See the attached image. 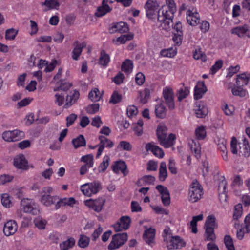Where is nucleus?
<instances>
[{
	"mask_svg": "<svg viewBox=\"0 0 250 250\" xmlns=\"http://www.w3.org/2000/svg\"><path fill=\"white\" fill-rule=\"evenodd\" d=\"M175 139L176 135L173 133H170L168 136L167 135L159 141L162 146L166 148H169L174 145L173 142Z\"/></svg>",
	"mask_w": 250,
	"mask_h": 250,
	"instance_id": "nucleus-24",
	"label": "nucleus"
},
{
	"mask_svg": "<svg viewBox=\"0 0 250 250\" xmlns=\"http://www.w3.org/2000/svg\"><path fill=\"white\" fill-rule=\"evenodd\" d=\"M121 100L122 95L120 94L118 92L115 91L112 94L109 100V103L116 104L120 102Z\"/></svg>",
	"mask_w": 250,
	"mask_h": 250,
	"instance_id": "nucleus-51",
	"label": "nucleus"
},
{
	"mask_svg": "<svg viewBox=\"0 0 250 250\" xmlns=\"http://www.w3.org/2000/svg\"><path fill=\"white\" fill-rule=\"evenodd\" d=\"M183 34L173 33L172 39L177 45H180L182 43Z\"/></svg>",
	"mask_w": 250,
	"mask_h": 250,
	"instance_id": "nucleus-63",
	"label": "nucleus"
},
{
	"mask_svg": "<svg viewBox=\"0 0 250 250\" xmlns=\"http://www.w3.org/2000/svg\"><path fill=\"white\" fill-rule=\"evenodd\" d=\"M112 168L113 171L116 173H118L121 171L124 175H126L128 173L126 170L127 166L124 161L116 162L114 165L112 166Z\"/></svg>",
	"mask_w": 250,
	"mask_h": 250,
	"instance_id": "nucleus-23",
	"label": "nucleus"
},
{
	"mask_svg": "<svg viewBox=\"0 0 250 250\" xmlns=\"http://www.w3.org/2000/svg\"><path fill=\"white\" fill-rule=\"evenodd\" d=\"M195 134L198 140L204 139L206 135V131L204 126L197 127L195 131Z\"/></svg>",
	"mask_w": 250,
	"mask_h": 250,
	"instance_id": "nucleus-46",
	"label": "nucleus"
},
{
	"mask_svg": "<svg viewBox=\"0 0 250 250\" xmlns=\"http://www.w3.org/2000/svg\"><path fill=\"white\" fill-rule=\"evenodd\" d=\"M250 80V74L245 72L237 75L236 84L238 86H244L248 84Z\"/></svg>",
	"mask_w": 250,
	"mask_h": 250,
	"instance_id": "nucleus-27",
	"label": "nucleus"
},
{
	"mask_svg": "<svg viewBox=\"0 0 250 250\" xmlns=\"http://www.w3.org/2000/svg\"><path fill=\"white\" fill-rule=\"evenodd\" d=\"M13 179L12 176L9 175L4 174L0 176V184H4L7 182H11Z\"/></svg>",
	"mask_w": 250,
	"mask_h": 250,
	"instance_id": "nucleus-61",
	"label": "nucleus"
},
{
	"mask_svg": "<svg viewBox=\"0 0 250 250\" xmlns=\"http://www.w3.org/2000/svg\"><path fill=\"white\" fill-rule=\"evenodd\" d=\"M107 0H103L102 5L97 7L95 15L97 17H101L109 12L111 9L107 4Z\"/></svg>",
	"mask_w": 250,
	"mask_h": 250,
	"instance_id": "nucleus-21",
	"label": "nucleus"
},
{
	"mask_svg": "<svg viewBox=\"0 0 250 250\" xmlns=\"http://www.w3.org/2000/svg\"><path fill=\"white\" fill-rule=\"evenodd\" d=\"M189 94V89L188 87L180 88L177 91L176 96L178 101L180 102L183 99L186 98Z\"/></svg>",
	"mask_w": 250,
	"mask_h": 250,
	"instance_id": "nucleus-36",
	"label": "nucleus"
},
{
	"mask_svg": "<svg viewBox=\"0 0 250 250\" xmlns=\"http://www.w3.org/2000/svg\"><path fill=\"white\" fill-rule=\"evenodd\" d=\"M156 188L162 195V201L165 206H168L170 203V198L169 192L167 188L161 185H157Z\"/></svg>",
	"mask_w": 250,
	"mask_h": 250,
	"instance_id": "nucleus-15",
	"label": "nucleus"
},
{
	"mask_svg": "<svg viewBox=\"0 0 250 250\" xmlns=\"http://www.w3.org/2000/svg\"><path fill=\"white\" fill-rule=\"evenodd\" d=\"M218 180V192L226 190L227 183L224 176H220Z\"/></svg>",
	"mask_w": 250,
	"mask_h": 250,
	"instance_id": "nucleus-49",
	"label": "nucleus"
},
{
	"mask_svg": "<svg viewBox=\"0 0 250 250\" xmlns=\"http://www.w3.org/2000/svg\"><path fill=\"white\" fill-rule=\"evenodd\" d=\"M25 136L23 131L15 129L12 131H4L2 134V138L6 142H12L18 141Z\"/></svg>",
	"mask_w": 250,
	"mask_h": 250,
	"instance_id": "nucleus-7",
	"label": "nucleus"
},
{
	"mask_svg": "<svg viewBox=\"0 0 250 250\" xmlns=\"http://www.w3.org/2000/svg\"><path fill=\"white\" fill-rule=\"evenodd\" d=\"M89 98L93 101H98L101 98V95L100 94L99 89L97 88H95L93 90L89 93Z\"/></svg>",
	"mask_w": 250,
	"mask_h": 250,
	"instance_id": "nucleus-43",
	"label": "nucleus"
},
{
	"mask_svg": "<svg viewBox=\"0 0 250 250\" xmlns=\"http://www.w3.org/2000/svg\"><path fill=\"white\" fill-rule=\"evenodd\" d=\"M237 140L235 137H233L231 139L230 146L231 151L234 154H237L238 150L237 148Z\"/></svg>",
	"mask_w": 250,
	"mask_h": 250,
	"instance_id": "nucleus-60",
	"label": "nucleus"
},
{
	"mask_svg": "<svg viewBox=\"0 0 250 250\" xmlns=\"http://www.w3.org/2000/svg\"><path fill=\"white\" fill-rule=\"evenodd\" d=\"M144 185L154 184L155 181V177L152 175H145L142 177Z\"/></svg>",
	"mask_w": 250,
	"mask_h": 250,
	"instance_id": "nucleus-55",
	"label": "nucleus"
},
{
	"mask_svg": "<svg viewBox=\"0 0 250 250\" xmlns=\"http://www.w3.org/2000/svg\"><path fill=\"white\" fill-rule=\"evenodd\" d=\"M18 31L14 28L7 29L5 32V39L6 40H14L17 35Z\"/></svg>",
	"mask_w": 250,
	"mask_h": 250,
	"instance_id": "nucleus-50",
	"label": "nucleus"
},
{
	"mask_svg": "<svg viewBox=\"0 0 250 250\" xmlns=\"http://www.w3.org/2000/svg\"><path fill=\"white\" fill-rule=\"evenodd\" d=\"M110 157L108 155H105L103 159L102 162L98 167V171L99 172H104L107 169L109 166Z\"/></svg>",
	"mask_w": 250,
	"mask_h": 250,
	"instance_id": "nucleus-41",
	"label": "nucleus"
},
{
	"mask_svg": "<svg viewBox=\"0 0 250 250\" xmlns=\"http://www.w3.org/2000/svg\"><path fill=\"white\" fill-rule=\"evenodd\" d=\"M167 128L164 125H160L157 128V135L158 140L165 137L167 135Z\"/></svg>",
	"mask_w": 250,
	"mask_h": 250,
	"instance_id": "nucleus-37",
	"label": "nucleus"
},
{
	"mask_svg": "<svg viewBox=\"0 0 250 250\" xmlns=\"http://www.w3.org/2000/svg\"><path fill=\"white\" fill-rule=\"evenodd\" d=\"M128 236L126 232L118 233L112 236V241L108 246L109 250L119 248L127 240Z\"/></svg>",
	"mask_w": 250,
	"mask_h": 250,
	"instance_id": "nucleus-5",
	"label": "nucleus"
},
{
	"mask_svg": "<svg viewBox=\"0 0 250 250\" xmlns=\"http://www.w3.org/2000/svg\"><path fill=\"white\" fill-rule=\"evenodd\" d=\"M41 5L45 6L44 11H46L50 9H58L60 4L57 0H45L41 3Z\"/></svg>",
	"mask_w": 250,
	"mask_h": 250,
	"instance_id": "nucleus-30",
	"label": "nucleus"
},
{
	"mask_svg": "<svg viewBox=\"0 0 250 250\" xmlns=\"http://www.w3.org/2000/svg\"><path fill=\"white\" fill-rule=\"evenodd\" d=\"M163 95L165 100L166 104L167 105L169 109H174V92L173 90L170 88L165 87L163 89Z\"/></svg>",
	"mask_w": 250,
	"mask_h": 250,
	"instance_id": "nucleus-13",
	"label": "nucleus"
},
{
	"mask_svg": "<svg viewBox=\"0 0 250 250\" xmlns=\"http://www.w3.org/2000/svg\"><path fill=\"white\" fill-rule=\"evenodd\" d=\"M217 146L219 149L223 153L222 157L224 160L227 159V150L226 148V141L224 139H219L217 141Z\"/></svg>",
	"mask_w": 250,
	"mask_h": 250,
	"instance_id": "nucleus-34",
	"label": "nucleus"
},
{
	"mask_svg": "<svg viewBox=\"0 0 250 250\" xmlns=\"http://www.w3.org/2000/svg\"><path fill=\"white\" fill-rule=\"evenodd\" d=\"M99 139L100 141L98 145V149L96 155V158H98L102 154L104 147L106 146L107 147L111 148L113 147L114 143L112 141L107 139L104 136H100Z\"/></svg>",
	"mask_w": 250,
	"mask_h": 250,
	"instance_id": "nucleus-14",
	"label": "nucleus"
},
{
	"mask_svg": "<svg viewBox=\"0 0 250 250\" xmlns=\"http://www.w3.org/2000/svg\"><path fill=\"white\" fill-rule=\"evenodd\" d=\"M243 86H238L236 87L232 88V93L234 96H239L240 97H244L246 95V91L242 88Z\"/></svg>",
	"mask_w": 250,
	"mask_h": 250,
	"instance_id": "nucleus-45",
	"label": "nucleus"
},
{
	"mask_svg": "<svg viewBox=\"0 0 250 250\" xmlns=\"http://www.w3.org/2000/svg\"><path fill=\"white\" fill-rule=\"evenodd\" d=\"M207 91V87L206 86L204 82L201 83L199 82L194 88V97L196 100L201 98L204 93Z\"/></svg>",
	"mask_w": 250,
	"mask_h": 250,
	"instance_id": "nucleus-20",
	"label": "nucleus"
},
{
	"mask_svg": "<svg viewBox=\"0 0 250 250\" xmlns=\"http://www.w3.org/2000/svg\"><path fill=\"white\" fill-rule=\"evenodd\" d=\"M159 170V179L161 181H164L167 176V165L165 162L161 163Z\"/></svg>",
	"mask_w": 250,
	"mask_h": 250,
	"instance_id": "nucleus-35",
	"label": "nucleus"
},
{
	"mask_svg": "<svg viewBox=\"0 0 250 250\" xmlns=\"http://www.w3.org/2000/svg\"><path fill=\"white\" fill-rule=\"evenodd\" d=\"M146 151H151L153 154L158 157L162 158L164 155V152L161 148L156 146L153 145L151 143H148L146 146Z\"/></svg>",
	"mask_w": 250,
	"mask_h": 250,
	"instance_id": "nucleus-28",
	"label": "nucleus"
},
{
	"mask_svg": "<svg viewBox=\"0 0 250 250\" xmlns=\"http://www.w3.org/2000/svg\"><path fill=\"white\" fill-rule=\"evenodd\" d=\"M1 203L2 205L6 208H9L11 206V202L10 200V197L7 194H3L1 195Z\"/></svg>",
	"mask_w": 250,
	"mask_h": 250,
	"instance_id": "nucleus-54",
	"label": "nucleus"
},
{
	"mask_svg": "<svg viewBox=\"0 0 250 250\" xmlns=\"http://www.w3.org/2000/svg\"><path fill=\"white\" fill-rule=\"evenodd\" d=\"M129 30L127 23L124 22H120L115 24L109 28V32L113 34L116 32L120 33H126Z\"/></svg>",
	"mask_w": 250,
	"mask_h": 250,
	"instance_id": "nucleus-19",
	"label": "nucleus"
},
{
	"mask_svg": "<svg viewBox=\"0 0 250 250\" xmlns=\"http://www.w3.org/2000/svg\"><path fill=\"white\" fill-rule=\"evenodd\" d=\"M122 148L124 150L131 151L132 149V146L127 141H122L120 142L118 147Z\"/></svg>",
	"mask_w": 250,
	"mask_h": 250,
	"instance_id": "nucleus-57",
	"label": "nucleus"
},
{
	"mask_svg": "<svg viewBox=\"0 0 250 250\" xmlns=\"http://www.w3.org/2000/svg\"><path fill=\"white\" fill-rule=\"evenodd\" d=\"M155 231V229L150 228L146 230L143 234V238L145 242L151 246L154 243Z\"/></svg>",
	"mask_w": 250,
	"mask_h": 250,
	"instance_id": "nucleus-25",
	"label": "nucleus"
},
{
	"mask_svg": "<svg viewBox=\"0 0 250 250\" xmlns=\"http://www.w3.org/2000/svg\"><path fill=\"white\" fill-rule=\"evenodd\" d=\"M133 67V64L132 62L129 59H127L122 65V70L128 74L132 71Z\"/></svg>",
	"mask_w": 250,
	"mask_h": 250,
	"instance_id": "nucleus-38",
	"label": "nucleus"
},
{
	"mask_svg": "<svg viewBox=\"0 0 250 250\" xmlns=\"http://www.w3.org/2000/svg\"><path fill=\"white\" fill-rule=\"evenodd\" d=\"M133 37L134 35L133 34L129 33L122 35L120 37L117 38L115 41L113 40V41L115 42V44L116 45H119L120 44H124L127 41H130L132 40Z\"/></svg>",
	"mask_w": 250,
	"mask_h": 250,
	"instance_id": "nucleus-33",
	"label": "nucleus"
},
{
	"mask_svg": "<svg viewBox=\"0 0 250 250\" xmlns=\"http://www.w3.org/2000/svg\"><path fill=\"white\" fill-rule=\"evenodd\" d=\"M224 243L228 250H235L233 239L230 235L225 236Z\"/></svg>",
	"mask_w": 250,
	"mask_h": 250,
	"instance_id": "nucleus-44",
	"label": "nucleus"
},
{
	"mask_svg": "<svg viewBox=\"0 0 250 250\" xmlns=\"http://www.w3.org/2000/svg\"><path fill=\"white\" fill-rule=\"evenodd\" d=\"M189 201L195 203L200 200L203 195V189L196 179L193 180L189 190Z\"/></svg>",
	"mask_w": 250,
	"mask_h": 250,
	"instance_id": "nucleus-3",
	"label": "nucleus"
},
{
	"mask_svg": "<svg viewBox=\"0 0 250 250\" xmlns=\"http://www.w3.org/2000/svg\"><path fill=\"white\" fill-rule=\"evenodd\" d=\"M187 20L189 24L195 26L200 23V19L199 13L189 10L187 12Z\"/></svg>",
	"mask_w": 250,
	"mask_h": 250,
	"instance_id": "nucleus-18",
	"label": "nucleus"
},
{
	"mask_svg": "<svg viewBox=\"0 0 250 250\" xmlns=\"http://www.w3.org/2000/svg\"><path fill=\"white\" fill-rule=\"evenodd\" d=\"M159 5L156 0H148L146 3L145 9L146 10V16L149 19L154 18V16L157 13L158 17Z\"/></svg>",
	"mask_w": 250,
	"mask_h": 250,
	"instance_id": "nucleus-8",
	"label": "nucleus"
},
{
	"mask_svg": "<svg viewBox=\"0 0 250 250\" xmlns=\"http://www.w3.org/2000/svg\"><path fill=\"white\" fill-rule=\"evenodd\" d=\"M77 118V115L74 113L71 114L69 116H68L66 118V126L69 127L71 125L74 123Z\"/></svg>",
	"mask_w": 250,
	"mask_h": 250,
	"instance_id": "nucleus-64",
	"label": "nucleus"
},
{
	"mask_svg": "<svg viewBox=\"0 0 250 250\" xmlns=\"http://www.w3.org/2000/svg\"><path fill=\"white\" fill-rule=\"evenodd\" d=\"M13 165L18 169L25 170L29 168L28 161L22 154H20L15 157Z\"/></svg>",
	"mask_w": 250,
	"mask_h": 250,
	"instance_id": "nucleus-12",
	"label": "nucleus"
},
{
	"mask_svg": "<svg viewBox=\"0 0 250 250\" xmlns=\"http://www.w3.org/2000/svg\"><path fill=\"white\" fill-rule=\"evenodd\" d=\"M215 220V217L213 215H209L207 217L204 225L205 241H214L215 240L216 236L214 231L216 226Z\"/></svg>",
	"mask_w": 250,
	"mask_h": 250,
	"instance_id": "nucleus-2",
	"label": "nucleus"
},
{
	"mask_svg": "<svg viewBox=\"0 0 250 250\" xmlns=\"http://www.w3.org/2000/svg\"><path fill=\"white\" fill-rule=\"evenodd\" d=\"M166 2L168 6L160 9L158 11V21L164 24L163 28L167 30L170 28V24L172 22L176 7L173 0H166Z\"/></svg>",
	"mask_w": 250,
	"mask_h": 250,
	"instance_id": "nucleus-1",
	"label": "nucleus"
},
{
	"mask_svg": "<svg viewBox=\"0 0 250 250\" xmlns=\"http://www.w3.org/2000/svg\"><path fill=\"white\" fill-rule=\"evenodd\" d=\"M52 191L53 188L50 187H45L43 188L41 192L42 196L41 202L43 205L46 207L50 206L58 200V197L57 196L50 195Z\"/></svg>",
	"mask_w": 250,
	"mask_h": 250,
	"instance_id": "nucleus-4",
	"label": "nucleus"
},
{
	"mask_svg": "<svg viewBox=\"0 0 250 250\" xmlns=\"http://www.w3.org/2000/svg\"><path fill=\"white\" fill-rule=\"evenodd\" d=\"M21 205L23 207L22 209L25 213H31L33 215H37L39 213V211L33 201L24 199L21 201Z\"/></svg>",
	"mask_w": 250,
	"mask_h": 250,
	"instance_id": "nucleus-9",
	"label": "nucleus"
},
{
	"mask_svg": "<svg viewBox=\"0 0 250 250\" xmlns=\"http://www.w3.org/2000/svg\"><path fill=\"white\" fill-rule=\"evenodd\" d=\"M101 188L100 182L94 181L90 183H86L81 187V191L87 196H91L93 194H96Z\"/></svg>",
	"mask_w": 250,
	"mask_h": 250,
	"instance_id": "nucleus-6",
	"label": "nucleus"
},
{
	"mask_svg": "<svg viewBox=\"0 0 250 250\" xmlns=\"http://www.w3.org/2000/svg\"><path fill=\"white\" fill-rule=\"evenodd\" d=\"M89 243V238L84 235H81L78 241L79 246L83 248L87 247Z\"/></svg>",
	"mask_w": 250,
	"mask_h": 250,
	"instance_id": "nucleus-48",
	"label": "nucleus"
},
{
	"mask_svg": "<svg viewBox=\"0 0 250 250\" xmlns=\"http://www.w3.org/2000/svg\"><path fill=\"white\" fill-rule=\"evenodd\" d=\"M193 58L196 60L201 59L204 62L207 60L206 55L202 52L200 49L195 50L193 54Z\"/></svg>",
	"mask_w": 250,
	"mask_h": 250,
	"instance_id": "nucleus-52",
	"label": "nucleus"
},
{
	"mask_svg": "<svg viewBox=\"0 0 250 250\" xmlns=\"http://www.w3.org/2000/svg\"><path fill=\"white\" fill-rule=\"evenodd\" d=\"M150 97V90L145 88L140 92V101L142 103H146Z\"/></svg>",
	"mask_w": 250,
	"mask_h": 250,
	"instance_id": "nucleus-47",
	"label": "nucleus"
},
{
	"mask_svg": "<svg viewBox=\"0 0 250 250\" xmlns=\"http://www.w3.org/2000/svg\"><path fill=\"white\" fill-rule=\"evenodd\" d=\"M18 226L16 221L10 220L5 224L3 232L6 236H9L13 235L16 232Z\"/></svg>",
	"mask_w": 250,
	"mask_h": 250,
	"instance_id": "nucleus-17",
	"label": "nucleus"
},
{
	"mask_svg": "<svg viewBox=\"0 0 250 250\" xmlns=\"http://www.w3.org/2000/svg\"><path fill=\"white\" fill-rule=\"evenodd\" d=\"M109 61V56L105 53L104 50H102L101 52V56L99 58V63L103 66H105L107 65Z\"/></svg>",
	"mask_w": 250,
	"mask_h": 250,
	"instance_id": "nucleus-40",
	"label": "nucleus"
},
{
	"mask_svg": "<svg viewBox=\"0 0 250 250\" xmlns=\"http://www.w3.org/2000/svg\"><path fill=\"white\" fill-rule=\"evenodd\" d=\"M185 245L186 243L183 239L178 236H175L172 237L169 244L167 245V247L168 250H172L181 249L185 247Z\"/></svg>",
	"mask_w": 250,
	"mask_h": 250,
	"instance_id": "nucleus-16",
	"label": "nucleus"
},
{
	"mask_svg": "<svg viewBox=\"0 0 250 250\" xmlns=\"http://www.w3.org/2000/svg\"><path fill=\"white\" fill-rule=\"evenodd\" d=\"M131 223V219L128 216H122L119 220L113 225L115 231H121L127 229Z\"/></svg>",
	"mask_w": 250,
	"mask_h": 250,
	"instance_id": "nucleus-11",
	"label": "nucleus"
},
{
	"mask_svg": "<svg viewBox=\"0 0 250 250\" xmlns=\"http://www.w3.org/2000/svg\"><path fill=\"white\" fill-rule=\"evenodd\" d=\"M124 78V74L121 72H119L116 76L112 78V81L116 84L119 85L123 82Z\"/></svg>",
	"mask_w": 250,
	"mask_h": 250,
	"instance_id": "nucleus-59",
	"label": "nucleus"
},
{
	"mask_svg": "<svg viewBox=\"0 0 250 250\" xmlns=\"http://www.w3.org/2000/svg\"><path fill=\"white\" fill-rule=\"evenodd\" d=\"M61 81V83L59 87H58L56 89H54L55 91H60V90H62V91H66V90H68L72 85V84L70 83H66V82L63 83L62 81Z\"/></svg>",
	"mask_w": 250,
	"mask_h": 250,
	"instance_id": "nucleus-58",
	"label": "nucleus"
},
{
	"mask_svg": "<svg viewBox=\"0 0 250 250\" xmlns=\"http://www.w3.org/2000/svg\"><path fill=\"white\" fill-rule=\"evenodd\" d=\"M81 161L85 163V165L88 167H92L93 166L94 159L92 154H87L81 157Z\"/></svg>",
	"mask_w": 250,
	"mask_h": 250,
	"instance_id": "nucleus-42",
	"label": "nucleus"
},
{
	"mask_svg": "<svg viewBox=\"0 0 250 250\" xmlns=\"http://www.w3.org/2000/svg\"><path fill=\"white\" fill-rule=\"evenodd\" d=\"M74 45V49L72 51V58L74 60H78L81 54L83 49L86 46V43L83 42L80 43L78 41L75 42Z\"/></svg>",
	"mask_w": 250,
	"mask_h": 250,
	"instance_id": "nucleus-22",
	"label": "nucleus"
},
{
	"mask_svg": "<svg viewBox=\"0 0 250 250\" xmlns=\"http://www.w3.org/2000/svg\"><path fill=\"white\" fill-rule=\"evenodd\" d=\"M72 143L75 149L86 146V140L83 135H80L72 140Z\"/></svg>",
	"mask_w": 250,
	"mask_h": 250,
	"instance_id": "nucleus-31",
	"label": "nucleus"
},
{
	"mask_svg": "<svg viewBox=\"0 0 250 250\" xmlns=\"http://www.w3.org/2000/svg\"><path fill=\"white\" fill-rule=\"evenodd\" d=\"M79 93L78 91L74 90L73 92L70 95L67 96L66 98L65 104L64 108H68L73 104L78 99L79 97Z\"/></svg>",
	"mask_w": 250,
	"mask_h": 250,
	"instance_id": "nucleus-26",
	"label": "nucleus"
},
{
	"mask_svg": "<svg viewBox=\"0 0 250 250\" xmlns=\"http://www.w3.org/2000/svg\"><path fill=\"white\" fill-rule=\"evenodd\" d=\"M223 65V61L219 60L216 62L215 64L211 67L210 71L212 74L215 73L219 69H220Z\"/></svg>",
	"mask_w": 250,
	"mask_h": 250,
	"instance_id": "nucleus-56",
	"label": "nucleus"
},
{
	"mask_svg": "<svg viewBox=\"0 0 250 250\" xmlns=\"http://www.w3.org/2000/svg\"><path fill=\"white\" fill-rule=\"evenodd\" d=\"M105 202V199L100 198L95 200L92 199L86 200L84 203L86 206L91 208L94 211L99 212L102 210Z\"/></svg>",
	"mask_w": 250,
	"mask_h": 250,
	"instance_id": "nucleus-10",
	"label": "nucleus"
},
{
	"mask_svg": "<svg viewBox=\"0 0 250 250\" xmlns=\"http://www.w3.org/2000/svg\"><path fill=\"white\" fill-rule=\"evenodd\" d=\"M250 151V146L246 139L243 140V143H239V153L245 157L249 156Z\"/></svg>",
	"mask_w": 250,
	"mask_h": 250,
	"instance_id": "nucleus-29",
	"label": "nucleus"
},
{
	"mask_svg": "<svg viewBox=\"0 0 250 250\" xmlns=\"http://www.w3.org/2000/svg\"><path fill=\"white\" fill-rule=\"evenodd\" d=\"M242 205L241 204H238L235 206L234 212L233 213V218L237 219L242 214Z\"/></svg>",
	"mask_w": 250,
	"mask_h": 250,
	"instance_id": "nucleus-53",
	"label": "nucleus"
},
{
	"mask_svg": "<svg viewBox=\"0 0 250 250\" xmlns=\"http://www.w3.org/2000/svg\"><path fill=\"white\" fill-rule=\"evenodd\" d=\"M145 78L144 74L141 72L138 73L135 77L136 83L137 84L141 85L145 82Z\"/></svg>",
	"mask_w": 250,
	"mask_h": 250,
	"instance_id": "nucleus-62",
	"label": "nucleus"
},
{
	"mask_svg": "<svg viewBox=\"0 0 250 250\" xmlns=\"http://www.w3.org/2000/svg\"><path fill=\"white\" fill-rule=\"evenodd\" d=\"M75 242V241L74 238H69L60 244V249L61 250H68L74 245Z\"/></svg>",
	"mask_w": 250,
	"mask_h": 250,
	"instance_id": "nucleus-39",
	"label": "nucleus"
},
{
	"mask_svg": "<svg viewBox=\"0 0 250 250\" xmlns=\"http://www.w3.org/2000/svg\"><path fill=\"white\" fill-rule=\"evenodd\" d=\"M249 30L248 25L245 24L242 26H238L233 28L231 30V33L238 35L239 37H243Z\"/></svg>",
	"mask_w": 250,
	"mask_h": 250,
	"instance_id": "nucleus-32",
	"label": "nucleus"
}]
</instances>
